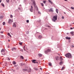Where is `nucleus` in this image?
Masks as SVG:
<instances>
[{
  "mask_svg": "<svg viewBox=\"0 0 74 74\" xmlns=\"http://www.w3.org/2000/svg\"><path fill=\"white\" fill-rule=\"evenodd\" d=\"M66 57L68 58H71L72 56H71V54L70 53H69L65 54Z\"/></svg>",
  "mask_w": 74,
  "mask_h": 74,
  "instance_id": "f257e3e1",
  "label": "nucleus"
},
{
  "mask_svg": "<svg viewBox=\"0 0 74 74\" xmlns=\"http://www.w3.org/2000/svg\"><path fill=\"white\" fill-rule=\"evenodd\" d=\"M57 15L54 16L52 18L53 21V22H56V21L57 20Z\"/></svg>",
  "mask_w": 74,
  "mask_h": 74,
  "instance_id": "f03ea898",
  "label": "nucleus"
},
{
  "mask_svg": "<svg viewBox=\"0 0 74 74\" xmlns=\"http://www.w3.org/2000/svg\"><path fill=\"white\" fill-rule=\"evenodd\" d=\"M13 22V20L12 19H10L9 20V21L8 22V23H10V24H11V23Z\"/></svg>",
  "mask_w": 74,
  "mask_h": 74,
  "instance_id": "7ed1b4c3",
  "label": "nucleus"
},
{
  "mask_svg": "<svg viewBox=\"0 0 74 74\" xmlns=\"http://www.w3.org/2000/svg\"><path fill=\"white\" fill-rule=\"evenodd\" d=\"M36 60H32V62L34 63H38V62H36Z\"/></svg>",
  "mask_w": 74,
  "mask_h": 74,
  "instance_id": "20e7f679",
  "label": "nucleus"
},
{
  "mask_svg": "<svg viewBox=\"0 0 74 74\" xmlns=\"http://www.w3.org/2000/svg\"><path fill=\"white\" fill-rule=\"evenodd\" d=\"M30 11L31 12H33V6H31V8L30 9Z\"/></svg>",
  "mask_w": 74,
  "mask_h": 74,
  "instance_id": "39448f33",
  "label": "nucleus"
},
{
  "mask_svg": "<svg viewBox=\"0 0 74 74\" xmlns=\"http://www.w3.org/2000/svg\"><path fill=\"white\" fill-rule=\"evenodd\" d=\"M16 23H14V24L13 25V27H16Z\"/></svg>",
  "mask_w": 74,
  "mask_h": 74,
  "instance_id": "423d86ee",
  "label": "nucleus"
},
{
  "mask_svg": "<svg viewBox=\"0 0 74 74\" xmlns=\"http://www.w3.org/2000/svg\"><path fill=\"white\" fill-rule=\"evenodd\" d=\"M5 52V50L4 49H2L1 51V52L2 53V54H3V53Z\"/></svg>",
  "mask_w": 74,
  "mask_h": 74,
  "instance_id": "0eeeda50",
  "label": "nucleus"
},
{
  "mask_svg": "<svg viewBox=\"0 0 74 74\" xmlns=\"http://www.w3.org/2000/svg\"><path fill=\"white\" fill-rule=\"evenodd\" d=\"M65 38L67 40H70V39H71V38L68 37H66Z\"/></svg>",
  "mask_w": 74,
  "mask_h": 74,
  "instance_id": "6e6552de",
  "label": "nucleus"
},
{
  "mask_svg": "<svg viewBox=\"0 0 74 74\" xmlns=\"http://www.w3.org/2000/svg\"><path fill=\"white\" fill-rule=\"evenodd\" d=\"M71 34L72 35V36H74V32L72 31L70 32Z\"/></svg>",
  "mask_w": 74,
  "mask_h": 74,
  "instance_id": "1a4fd4ad",
  "label": "nucleus"
},
{
  "mask_svg": "<svg viewBox=\"0 0 74 74\" xmlns=\"http://www.w3.org/2000/svg\"><path fill=\"white\" fill-rule=\"evenodd\" d=\"M49 11H51V12H53V9L52 8H51L49 10Z\"/></svg>",
  "mask_w": 74,
  "mask_h": 74,
  "instance_id": "9d476101",
  "label": "nucleus"
},
{
  "mask_svg": "<svg viewBox=\"0 0 74 74\" xmlns=\"http://www.w3.org/2000/svg\"><path fill=\"white\" fill-rule=\"evenodd\" d=\"M48 1H49V3H50V4H53V3H52V2L50 0H49Z\"/></svg>",
  "mask_w": 74,
  "mask_h": 74,
  "instance_id": "9b49d317",
  "label": "nucleus"
},
{
  "mask_svg": "<svg viewBox=\"0 0 74 74\" xmlns=\"http://www.w3.org/2000/svg\"><path fill=\"white\" fill-rule=\"evenodd\" d=\"M38 38H39L40 39V38H42V36L41 35H40L38 36Z\"/></svg>",
  "mask_w": 74,
  "mask_h": 74,
  "instance_id": "f8f14e48",
  "label": "nucleus"
},
{
  "mask_svg": "<svg viewBox=\"0 0 74 74\" xmlns=\"http://www.w3.org/2000/svg\"><path fill=\"white\" fill-rule=\"evenodd\" d=\"M15 49L16 50V48L14 47L12 49V51H14V50H15Z\"/></svg>",
  "mask_w": 74,
  "mask_h": 74,
  "instance_id": "ddd939ff",
  "label": "nucleus"
},
{
  "mask_svg": "<svg viewBox=\"0 0 74 74\" xmlns=\"http://www.w3.org/2000/svg\"><path fill=\"white\" fill-rule=\"evenodd\" d=\"M27 70L26 69H24L23 70V71H27Z\"/></svg>",
  "mask_w": 74,
  "mask_h": 74,
  "instance_id": "4468645a",
  "label": "nucleus"
},
{
  "mask_svg": "<svg viewBox=\"0 0 74 74\" xmlns=\"http://www.w3.org/2000/svg\"><path fill=\"white\" fill-rule=\"evenodd\" d=\"M65 67H64V66H63L61 69V70L62 71V70H64V69H65Z\"/></svg>",
  "mask_w": 74,
  "mask_h": 74,
  "instance_id": "2eb2a0df",
  "label": "nucleus"
},
{
  "mask_svg": "<svg viewBox=\"0 0 74 74\" xmlns=\"http://www.w3.org/2000/svg\"><path fill=\"white\" fill-rule=\"evenodd\" d=\"M62 64H63V62L61 61L60 62V65H62Z\"/></svg>",
  "mask_w": 74,
  "mask_h": 74,
  "instance_id": "dca6fc26",
  "label": "nucleus"
},
{
  "mask_svg": "<svg viewBox=\"0 0 74 74\" xmlns=\"http://www.w3.org/2000/svg\"><path fill=\"white\" fill-rule=\"evenodd\" d=\"M60 60L61 61L63 60V59H62V58L61 57H60Z\"/></svg>",
  "mask_w": 74,
  "mask_h": 74,
  "instance_id": "f3484780",
  "label": "nucleus"
},
{
  "mask_svg": "<svg viewBox=\"0 0 74 74\" xmlns=\"http://www.w3.org/2000/svg\"><path fill=\"white\" fill-rule=\"evenodd\" d=\"M34 69L35 70H36V71H37V70H38V69L36 68H34Z\"/></svg>",
  "mask_w": 74,
  "mask_h": 74,
  "instance_id": "a211bd4d",
  "label": "nucleus"
},
{
  "mask_svg": "<svg viewBox=\"0 0 74 74\" xmlns=\"http://www.w3.org/2000/svg\"><path fill=\"white\" fill-rule=\"evenodd\" d=\"M56 12H57V13L58 14V9H56Z\"/></svg>",
  "mask_w": 74,
  "mask_h": 74,
  "instance_id": "6ab92c4d",
  "label": "nucleus"
},
{
  "mask_svg": "<svg viewBox=\"0 0 74 74\" xmlns=\"http://www.w3.org/2000/svg\"><path fill=\"white\" fill-rule=\"evenodd\" d=\"M8 36H9L10 37H11V35H10V33H8Z\"/></svg>",
  "mask_w": 74,
  "mask_h": 74,
  "instance_id": "aec40b11",
  "label": "nucleus"
},
{
  "mask_svg": "<svg viewBox=\"0 0 74 74\" xmlns=\"http://www.w3.org/2000/svg\"><path fill=\"white\" fill-rule=\"evenodd\" d=\"M51 51V50L50 49H48L47 50V52H50Z\"/></svg>",
  "mask_w": 74,
  "mask_h": 74,
  "instance_id": "412c9836",
  "label": "nucleus"
},
{
  "mask_svg": "<svg viewBox=\"0 0 74 74\" xmlns=\"http://www.w3.org/2000/svg\"><path fill=\"white\" fill-rule=\"evenodd\" d=\"M38 55L39 56H42V54H38Z\"/></svg>",
  "mask_w": 74,
  "mask_h": 74,
  "instance_id": "4be33fe9",
  "label": "nucleus"
},
{
  "mask_svg": "<svg viewBox=\"0 0 74 74\" xmlns=\"http://www.w3.org/2000/svg\"><path fill=\"white\" fill-rule=\"evenodd\" d=\"M33 3L34 5H36V3H35V1H34L33 2Z\"/></svg>",
  "mask_w": 74,
  "mask_h": 74,
  "instance_id": "5701e85b",
  "label": "nucleus"
},
{
  "mask_svg": "<svg viewBox=\"0 0 74 74\" xmlns=\"http://www.w3.org/2000/svg\"><path fill=\"white\" fill-rule=\"evenodd\" d=\"M21 59H24L23 57L22 56H21Z\"/></svg>",
  "mask_w": 74,
  "mask_h": 74,
  "instance_id": "b1692460",
  "label": "nucleus"
},
{
  "mask_svg": "<svg viewBox=\"0 0 74 74\" xmlns=\"http://www.w3.org/2000/svg\"><path fill=\"white\" fill-rule=\"evenodd\" d=\"M1 5H2V6H3V7H4V5L3 3H1Z\"/></svg>",
  "mask_w": 74,
  "mask_h": 74,
  "instance_id": "393cba45",
  "label": "nucleus"
},
{
  "mask_svg": "<svg viewBox=\"0 0 74 74\" xmlns=\"http://www.w3.org/2000/svg\"><path fill=\"white\" fill-rule=\"evenodd\" d=\"M13 64H16V62L15 61H13Z\"/></svg>",
  "mask_w": 74,
  "mask_h": 74,
  "instance_id": "a878e982",
  "label": "nucleus"
},
{
  "mask_svg": "<svg viewBox=\"0 0 74 74\" xmlns=\"http://www.w3.org/2000/svg\"><path fill=\"white\" fill-rule=\"evenodd\" d=\"M49 65L50 66H52V64L51 63H49Z\"/></svg>",
  "mask_w": 74,
  "mask_h": 74,
  "instance_id": "bb28decb",
  "label": "nucleus"
},
{
  "mask_svg": "<svg viewBox=\"0 0 74 74\" xmlns=\"http://www.w3.org/2000/svg\"><path fill=\"white\" fill-rule=\"evenodd\" d=\"M7 60H10V58H7Z\"/></svg>",
  "mask_w": 74,
  "mask_h": 74,
  "instance_id": "cd10ccee",
  "label": "nucleus"
},
{
  "mask_svg": "<svg viewBox=\"0 0 74 74\" xmlns=\"http://www.w3.org/2000/svg\"><path fill=\"white\" fill-rule=\"evenodd\" d=\"M56 60H59V57H57Z\"/></svg>",
  "mask_w": 74,
  "mask_h": 74,
  "instance_id": "c85d7f7f",
  "label": "nucleus"
},
{
  "mask_svg": "<svg viewBox=\"0 0 74 74\" xmlns=\"http://www.w3.org/2000/svg\"><path fill=\"white\" fill-rule=\"evenodd\" d=\"M3 18V16H1L0 17V19H2Z\"/></svg>",
  "mask_w": 74,
  "mask_h": 74,
  "instance_id": "c756f323",
  "label": "nucleus"
},
{
  "mask_svg": "<svg viewBox=\"0 0 74 74\" xmlns=\"http://www.w3.org/2000/svg\"><path fill=\"white\" fill-rule=\"evenodd\" d=\"M5 22H3V25H5Z\"/></svg>",
  "mask_w": 74,
  "mask_h": 74,
  "instance_id": "7c9ffc66",
  "label": "nucleus"
},
{
  "mask_svg": "<svg viewBox=\"0 0 74 74\" xmlns=\"http://www.w3.org/2000/svg\"><path fill=\"white\" fill-rule=\"evenodd\" d=\"M42 6V7H43L44 5H43V3H40Z\"/></svg>",
  "mask_w": 74,
  "mask_h": 74,
  "instance_id": "2f4dec72",
  "label": "nucleus"
},
{
  "mask_svg": "<svg viewBox=\"0 0 74 74\" xmlns=\"http://www.w3.org/2000/svg\"><path fill=\"white\" fill-rule=\"evenodd\" d=\"M12 17H13V16H12V15H10V18H12Z\"/></svg>",
  "mask_w": 74,
  "mask_h": 74,
  "instance_id": "473e14b6",
  "label": "nucleus"
},
{
  "mask_svg": "<svg viewBox=\"0 0 74 74\" xmlns=\"http://www.w3.org/2000/svg\"><path fill=\"white\" fill-rule=\"evenodd\" d=\"M19 44L21 45L23 43L22 42H19Z\"/></svg>",
  "mask_w": 74,
  "mask_h": 74,
  "instance_id": "72a5a7b5",
  "label": "nucleus"
},
{
  "mask_svg": "<svg viewBox=\"0 0 74 74\" xmlns=\"http://www.w3.org/2000/svg\"><path fill=\"white\" fill-rule=\"evenodd\" d=\"M6 1H7V3H9V2L10 1V0H6Z\"/></svg>",
  "mask_w": 74,
  "mask_h": 74,
  "instance_id": "f704fd0d",
  "label": "nucleus"
},
{
  "mask_svg": "<svg viewBox=\"0 0 74 74\" xmlns=\"http://www.w3.org/2000/svg\"><path fill=\"white\" fill-rule=\"evenodd\" d=\"M46 3V1H43V3H44V4H45V3Z\"/></svg>",
  "mask_w": 74,
  "mask_h": 74,
  "instance_id": "c9c22d12",
  "label": "nucleus"
},
{
  "mask_svg": "<svg viewBox=\"0 0 74 74\" xmlns=\"http://www.w3.org/2000/svg\"><path fill=\"white\" fill-rule=\"evenodd\" d=\"M71 9H72V10H74V7H71Z\"/></svg>",
  "mask_w": 74,
  "mask_h": 74,
  "instance_id": "e433bc0d",
  "label": "nucleus"
},
{
  "mask_svg": "<svg viewBox=\"0 0 74 74\" xmlns=\"http://www.w3.org/2000/svg\"><path fill=\"white\" fill-rule=\"evenodd\" d=\"M26 22H27V23H29V20H27L26 21Z\"/></svg>",
  "mask_w": 74,
  "mask_h": 74,
  "instance_id": "4c0bfd02",
  "label": "nucleus"
},
{
  "mask_svg": "<svg viewBox=\"0 0 74 74\" xmlns=\"http://www.w3.org/2000/svg\"><path fill=\"white\" fill-rule=\"evenodd\" d=\"M18 10H21V8H18Z\"/></svg>",
  "mask_w": 74,
  "mask_h": 74,
  "instance_id": "58836bf2",
  "label": "nucleus"
},
{
  "mask_svg": "<svg viewBox=\"0 0 74 74\" xmlns=\"http://www.w3.org/2000/svg\"><path fill=\"white\" fill-rule=\"evenodd\" d=\"M47 27H51V26H49V25H47Z\"/></svg>",
  "mask_w": 74,
  "mask_h": 74,
  "instance_id": "ea45409f",
  "label": "nucleus"
},
{
  "mask_svg": "<svg viewBox=\"0 0 74 74\" xmlns=\"http://www.w3.org/2000/svg\"><path fill=\"white\" fill-rule=\"evenodd\" d=\"M71 47H72V48H73V47H74V45H71Z\"/></svg>",
  "mask_w": 74,
  "mask_h": 74,
  "instance_id": "a19ab883",
  "label": "nucleus"
},
{
  "mask_svg": "<svg viewBox=\"0 0 74 74\" xmlns=\"http://www.w3.org/2000/svg\"><path fill=\"white\" fill-rule=\"evenodd\" d=\"M45 53H47V51H45Z\"/></svg>",
  "mask_w": 74,
  "mask_h": 74,
  "instance_id": "79ce46f5",
  "label": "nucleus"
},
{
  "mask_svg": "<svg viewBox=\"0 0 74 74\" xmlns=\"http://www.w3.org/2000/svg\"><path fill=\"white\" fill-rule=\"evenodd\" d=\"M38 13L39 14H41V13H40V12H38Z\"/></svg>",
  "mask_w": 74,
  "mask_h": 74,
  "instance_id": "37998d69",
  "label": "nucleus"
},
{
  "mask_svg": "<svg viewBox=\"0 0 74 74\" xmlns=\"http://www.w3.org/2000/svg\"><path fill=\"white\" fill-rule=\"evenodd\" d=\"M73 28H72V27H71V28H70V29H71V30H72V29H73Z\"/></svg>",
  "mask_w": 74,
  "mask_h": 74,
  "instance_id": "c03bdc74",
  "label": "nucleus"
},
{
  "mask_svg": "<svg viewBox=\"0 0 74 74\" xmlns=\"http://www.w3.org/2000/svg\"><path fill=\"white\" fill-rule=\"evenodd\" d=\"M1 34H3V32H1Z\"/></svg>",
  "mask_w": 74,
  "mask_h": 74,
  "instance_id": "a18cd8bd",
  "label": "nucleus"
},
{
  "mask_svg": "<svg viewBox=\"0 0 74 74\" xmlns=\"http://www.w3.org/2000/svg\"><path fill=\"white\" fill-rule=\"evenodd\" d=\"M62 19H64V17H63V16H62Z\"/></svg>",
  "mask_w": 74,
  "mask_h": 74,
  "instance_id": "49530a36",
  "label": "nucleus"
},
{
  "mask_svg": "<svg viewBox=\"0 0 74 74\" xmlns=\"http://www.w3.org/2000/svg\"><path fill=\"white\" fill-rule=\"evenodd\" d=\"M23 49H24V51H25V48H23Z\"/></svg>",
  "mask_w": 74,
  "mask_h": 74,
  "instance_id": "de8ad7c7",
  "label": "nucleus"
},
{
  "mask_svg": "<svg viewBox=\"0 0 74 74\" xmlns=\"http://www.w3.org/2000/svg\"><path fill=\"white\" fill-rule=\"evenodd\" d=\"M40 70H42V68H40Z\"/></svg>",
  "mask_w": 74,
  "mask_h": 74,
  "instance_id": "09e8293b",
  "label": "nucleus"
},
{
  "mask_svg": "<svg viewBox=\"0 0 74 74\" xmlns=\"http://www.w3.org/2000/svg\"><path fill=\"white\" fill-rule=\"evenodd\" d=\"M69 34V33H66V34H67L68 35Z\"/></svg>",
  "mask_w": 74,
  "mask_h": 74,
  "instance_id": "8fccbe9b",
  "label": "nucleus"
},
{
  "mask_svg": "<svg viewBox=\"0 0 74 74\" xmlns=\"http://www.w3.org/2000/svg\"><path fill=\"white\" fill-rule=\"evenodd\" d=\"M64 1H67V0H64Z\"/></svg>",
  "mask_w": 74,
  "mask_h": 74,
  "instance_id": "3c124183",
  "label": "nucleus"
},
{
  "mask_svg": "<svg viewBox=\"0 0 74 74\" xmlns=\"http://www.w3.org/2000/svg\"><path fill=\"white\" fill-rule=\"evenodd\" d=\"M1 0L0 1V3H1Z\"/></svg>",
  "mask_w": 74,
  "mask_h": 74,
  "instance_id": "603ef678",
  "label": "nucleus"
},
{
  "mask_svg": "<svg viewBox=\"0 0 74 74\" xmlns=\"http://www.w3.org/2000/svg\"><path fill=\"white\" fill-rule=\"evenodd\" d=\"M8 41H9V42H10V40H8Z\"/></svg>",
  "mask_w": 74,
  "mask_h": 74,
  "instance_id": "864d4df0",
  "label": "nucleus"
},
{
  "mask_svg": "<svg viewBox=\"0 0 74 74\" xmlns=\"http://www.w3.org/2000/svg\"><path fill=\"white\" fill-rule=\"evenodd\" d=\"M1 28L0 27V30H1Z\"/></svg>",
  "mask_w": 74,
  "mask_h": 74,
  "instance_id": "5fc2aeb1",
  "label": "nucleus"
},
{
  "mask_svg": "<svg viewBox=\"0 0 74 74\" xmlns=\"http://www.w3.org/2000/svg\"><path fill=\"white\" fill-rule=\"evenodd\" d=\"M29 70H31V69H29Z\"/></svg>",
  "mask_w": 74,
  "mask_h": 74,
  "instance_id": "6e6d98bb",
  "label": "nucleus"
},
{
  "mask_svg": "<svg viewBox=\"0 0 74 74\" xmlns=\"http://www.w3.org/2000/svg\"><path fill=\"white\" fill-rule=\"evenodd\" d=\"M73 24H74V23H73Z\"/></svg>",
  "mask_w": 74,
  "mask_h": 74,
  "instance_id": "4d7b16f0",
  "label": "nucleus"
},
{
  "mask_svg": "<svg viewBox=\"0 0 74 74\" xmlns=\"http://www.w3.org/2000/svg\"><path fill=\"white\" fill-rule=\"evenodd\" d=\"M47 74H49V73H47Z\"/></svg>",
  "mask_w": 74,
  "mask_h": 74,
  "instance_id": "13d9d810",
  "label": "nucleus"
},
{
  "mask_svg": "<svg viewBox=\"0 0 74 74\" xmlns=\"http://www.w3.org/2000/svg\"><path fill=\"white\" fill-rule=\"evenodd\" d=\"M64 14H66V13H64Z\"/></svg>",
  "mask_w": 74,
  "mask_h": 74,
  "instance_id": "bf43d9fd",
  "label": "nucleus"
},
{
  "mask_svg": "<svg viewBox=\"0 0 74 74\" xmlns=\"http://www.w3.org/2000/svg\"><path fill=\"white\" fill-rule=\"evenodd\" d=\"M8 48H9V47H8Z\"/></svg>",
  "mask_w": 74,
  "mask_h": 74,
  "instance_id": "052dcab7",
  "label": "nucleus"
},
{
  "mask_svg": "<svg viewBox=\"0 0 74 74\" xmlns=\"http://www.w3.org/2000/svg\"><path fill=\"white\" fill-rule=\"evenodd\" d=\"M8 48H9V47H8Z\"/></svg>",
  "mask_w": 74,
  "mask_h": 74,
  "instance_id": "680f3d73",
  "label": "nucleus"
},
{
  "mask_svg": "<svg viewBox=\"0 0 74 74\" xmlns=\"http://www.w3.org/2000/svg\"><path fill=\"white\" fill-rule=\"evenodd\" d=\"M70 26H71V25H70Z\"/></svg>",
  "mask_w": 74,
  "mask_h": 74,
  "instance_id": "e2e57ef3",
  "label": "nucleus"
}]
</instances>
